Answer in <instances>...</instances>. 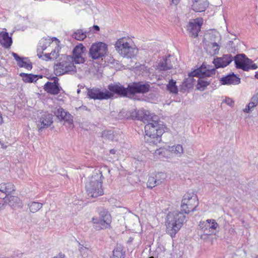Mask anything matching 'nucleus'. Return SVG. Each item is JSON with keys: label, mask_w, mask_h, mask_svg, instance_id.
Returning <instances> with one entry per match:
<instances>
[{"label": "nucleus", "mask_w": 258, "mask_h": 258, "mask_svg": "<svg viewBox=\"0 0 258 258\" xmlns=\"http://www.w3.org/2000/svg\"><path fill=\"white\" fill-rule=\"evenodd\" d=\"M181 211L169 212L166 218V233L173 238L181 228L185 219V214L194 211V208L189 203H181Z\"/></svg>", "instance_id": "1"}, {"label": "nucleus", "mask_w": 258, "mask_h": 258, "mask_svg": "<svg viewBox=\"0 0 258 258\" xmlns=\"http://www.w3.org/2000/svg\"><path fill=\"white\" fill-rule=\"evenodd\" d=\"M234 60L235 67L244 71L256 70L258 66L253 61L246 57L244 54H239L234 57L230 54H224L222 57L214 59L213 63L217 69L224 68Z\"/></svg>", "instance_id": "2"}, {"label": "nucleus", "mask_w": 258, "mask_h": 258, "mask_svg": "<svg viewBox=\"0 0 258 258\" xmlns=\"http://www.w3.org/2000/svg\"><path fill=\"white\" fill-rule=\"evenodd\" d=\"M150 122L145 126V141L150 145H156L161 141V136L164 133L165 125L158 115L151 114Z\"/></svg>", "instance_id": "3"}, {"label": "nucleus", "mask_w": 258, "mask_h": 258, "mask_svg": "<svg viewBox=\"0 0 258 258\" xmlns=\"http://www.w3.org/2000/svg\"><path fill=\"white\" fill-rule=\"evenodd\" d=\"M151 83L148 81L130 83L126 88L117 84V96L120 97H132L138 94H146L151 90Z\"/></svg>", "instance_id": "4"}, {"label": "nucleus", "mask_w": 258, "mask_h": 258, "mask_svg": "<svg viewBox=\"0 0 258 258\" xmlns=\"http://www.w3.org/2000/svg\"><path fill=\"white\" fill-rule=\"evenodd\" d=\"M107 89H101L97 87L92 88L86 87L87 96L90 99L102 100L112 99L114 95H117L116 83L108 85Z\"/></svg>", "instance_id": "5"}, {"label": "nucleus", "mask_w": 258, "mask_h": 258, "mask_svg": "<svg viewBox=\"0 0 258 258\" xmlns=\"http://www.w3.org/2000/svg\"><path fill=\"white\" fill-rule=\"evenodd\" d=\"M103 178L102 173L99 170L89 178L85 185L86 190L89 197L97 198L103 195L102 188Z\"/></svg>", "instance_id": "6"}, {"label": "nucleus", "mask_w": 258, "mask_h": 258, "mask_svg": "<svg viewBox=\"0 0 258 258\" xmlns=\"http://www.w3.org/2000/svg\"><path fill=\"white\" fill-rule=\"evenodd\" d=\"M76 72V67L74 64L71 55L61 54L58 58L57 63L54 66V74L56 76Z\"/></svg>", "instance_id": "7"}, {"label": "nucleus", "mask_w": 258, "mask_h": 258, "mask_svg": "<svg viewBox=\"0 0 258 258\" xmlns=\"http://www.w3.org/2000/svg\"><path fill=\"white\" fill-rule=\"evenodd\" d=\"M108 52V45L103 42L93 43L89 51V57L93 60L102 58Z\"/></svg>", "instance_id": "8"}, {"label": "nucleus", "mask_w": 258, "mask_h": 258, "mask_svg": "<svg viewBox=\"0 0 258 258\" xmlns=\"http://www.w3.org/2000/svg\"><path fill=\"white\" fill-rule=\"evenodd\" d=\"M115 48L121 55L127 58L133 57L137 52L135 48L130 46L128 42H125L123 38H120L116 41Z\"/></svg>", "instance_id": "9"}, {"label": "nucleus", "mask_w": 258, "mask_h": 258, "mask_svg": "<svg viewBox=\"0 0 258 258\" xmlns=\"http://www.w3.org/2000/svg\"><path fill=\"white\" fill-rule=\"evenodd\" d=\"M86 51V47L82 43L75 46L73 50L72 56L74 62L76 64L85 63L86 59L83 54Z\"/></svg>", "instance_id": "10"}, {"label": "nucleus", "mask_w": 258, "mask_h": 258, "mask_svg": "<svg viewBox=\"0 0 258 258\" xmlns=\"http://www.w3.org/2000/svg\"><path fill=\"white\" fill-rule=\"evenodd\" d=\"M215 74L216 69L204 62L200 68L195 69V77L198 78H207L215 76Z\"/></svg>", "instance_id": "11"}, {"label": "nucleus", "mask_w": 258, "mask_h": 258, "mask_svg": "<svg viewBox=\"0 0 258 258\" xmlns=\"http://www.w3.org/2000/svg\"><path fill=\"white\" fill-rule=\"evenodd\" d=\"M218 224L214 219H208L205 221H201L199 227L205 235H211L218 227Z\"/></svg>", "instance_id": "12"}, {"label": "nucleus", "mask_w": 258, "mask_h": 258, "mask_svg": "<svg viewBox=\"0 0 258 258\" xmlns=\"http://www.w3.org/2000/svg\"><path fill=\"white\" fill-rule=\"evenodd\" d=\"M53 115L45 112L38 117L37 124L38 131L40 133L42 131L49 127L53 123Z\"/></svg>", "instance_id": "13"}, {"label": "nucleus", "mask_w": 258, "mask_h": 258, "mask_svg": "<svg viewBox=\"0 0 258 258\" xmlns=\"http://www.w3.org/2000/svg\"><path fill=\"white\" fill-rule=\"evenodd\" d=\"M44 90L48 94L57 95L60 93L62 88L60 86L59 83H56L55 82H47L43 86Z\"/></svg>", "instance_id": "14"}, {"label": "nucleus", "mask_w": 258, "mask_h": 258, "mask_svg": "<svg viewBox=\"0 0 258 258\" xmlns=\"http://www.w3.org/2000/svg\"><path fill=\"white\" fill-rule=\"evenodd\" d=\"M12 54L17 61V64L20 68H24L28 70H32L33 68L32 63L28 57H21L17 53L13 52Z\"/></svg>", "instance_id": "15"}, {"label": "nucleus", "mask_w": 258, "mask_h": 258, "mask_svg": "<svg viewBox=\"0 0 258 258\" xmlns=\"http://www.w3.org/2000/svg\"><path fill=\"white\" fill-rule=\"evenodd\" d=\"M220 82L223 85H238L240 83V78L234 73L230 74L225 77H222Z\"/></svg>", "instance_id": "16"}, {"label": "nucleus", "mask_w": 258, "mask_h": 258, "mask_svg": "<svg viewBox=\"0 0 258 258\" xmlns=\"http://www.w3.org/2000/svg\"><path fill=\"white\" fill-rule=\"evenodd\" d=\"M188 78H185L181 85V91L184 92L186 91L192 90L194 87V69H191L190 72L188 74Z\"/></svg>", "instance_id": "17"}, {"label": "nucleus", "mask_w": 258, "mask_h": 258, "mask_svg": "<svg viewBox=\"0 0 258 258\" xmlns=\"http://www.w3.org/2000/svg\"><path fill=\"white\" fill-rule=\"evenodd\" d=\"M92 223L94 228L96 230H100L110 228L111 222L98 218H93Z\"/></svg>", "instance_id": "18"}, {"label": "nucleus", "mask_w": 258, "mask_h": 258, "mask_svg": "<svg viewBox=\"0 0 258 258\" xmlns=\"http://www.w3.org/2000/svg\"><path fill=\"white\" fill-rule=\"evenodd\" d=\"M3 201H4L5 203H7V204L13 208L20 207L22 204L18 197L12 196L11 195V194L6 196L3 199Z\"/></svg>", "instance_id": "19"}, {"label": "nucleus", "mask_w": 258, "mask_h": 258, "mask_svg": "<svg viewBox=\"0 0 258 258\" xmlns=\"http://www.w3.org/2000/svg\"><path fill=\"white\" fill-rule=\"evenodd\" d=\"M13 43L12 38L9 36V33L6 31H2L0 33V43L5 48H9Z\"/></svg>", "instance_id": "20"}, {"label": "nucleus", "mask_w": 258, "mask_h": 258, "mask_svg": "<svg viewBox=\"0 0 258 258\" xmlns=\"http://www.w3.org/2000/svg\"><path fill=\"white\" fill-rule=\"evenodd\" d=\"M206 43V49L211 55H214L219 53L220 46L216 42H208Z\"/></svg>", "instance_id": "21"}, {"label": "nucleus", "mask_w": 258, "mask_h": 258, "mask_svg": "<svg viewBox=\"0 0 258 258\" xmlns=\"http://www.w3.org/2000/svg\"><path fill=\"white\" fill-rule=\"evenodd\" d=\"M14 185L11 182L2 183L0 184V191L6 194V196L15 191Z\"/></svg>", "instance_id": "22"}, {"label": "nucleus", "mask_w": 258, "mask_h": 258, "mask_svg": "<svg viewBox=\"0 0 258 258\" xmlns=\"http://www.w3.org/2000/svg\"><path fill=\"white\" fill-rule=\"evenodd\" d=\"M208 6L207 0H195V12H204Z\"/></svg>", "instance_id": "23"}, {"label": "nucleus", "mask_w": 258, "mask_h": 258, "mask_svg": "<svg viewBox=\"0 0 258 258\" xmlns=\"http://www.w3.org/2000/svg\"><path fill=\"white\" fill-rule=\"evenodd\" d=\"M211 81L207 78H199L196 85V89L200 91H205L207 87L210 85Z\"/></svg>", "instance_id": "24"}, {"label": "nucleus", "mask_w": 258, "mask_h": 258, "mask_svg": "<svg viewBox=\"0 0 258 258\" xmlns=\"http://www.w3.org/2000/svg\"><path fill=\"white\" fill-rule=\"evenodd\" d=\"M258 104V93L253 96L250 102L243 109V111L246 113L250 112L251 110Z\"/></svg>", "instance_id": "25"}, {"label": "nucleus", "mask_w": 258, "mask_h": 258, "mask_svg": "<svg viewBox=\"0 0 258 258\" xmlns=\"http://www.w3.org/2000/svg\"><path fill=\"white\" fill-rule=\"evenodd\" d=\"M176 81L173 79H171L168 84L166 85V89L170 93L177 94L178 92V89L176 85Z\"/></svg>", "instance_id": "26"}, {"label": "nucleus", "mask_w": 258, "mask_h": 258, "mask_svg": "<svg viewBox=\"0 0 258 258\" xmlns=\"http://www.w3.org/2000/svg\"><path fill=\"white\" fill-rule=\"evenodd\" d=\"M19 76L22 77V80L26 83H32L35 82L34 76L33 74H27L25 73H21Z\"/></svg>", "instance_id": "27"}, {"label": "nucleus", "mask_w": 258, "mask_h": 258, "mask_svg": "<svg viewBox=\"0 0 258 258\" xmlns=\"http://www.w3.org/2000/svg\"><path fill=\"white\" fill-rule=\"evenodd\" d=\"M168 151L174 154L177 157H180L183 153V148L181 145L178 144L176 146H169Z\"/></svg>", "instance_id": "28"}, {"label": "nucleus", "mask_w": 258, "mask_h": 258, "mask_svg": "<svg viewBox=\"0 0 258 258\" xmlns=\"http://www.w3.org/2000/svg\"><path fill=\"white\" fill-rule=\"evenodd\" d=\"M120 113L121 114L125 113V114L124 117L127 119L131 118L138 120V112L137 109H134L126 112L122 111Z\"/></svg>", "instance_id": "29"}, {"label": "nucleus", "mask_w": 258, "mask_h": 258, "mask_svg": "<svg viewBox=\"0 0 258 258\" xmlns=\"http://www.w3.org/2000/svg\"><path fill=\"white\" fill-rule=\"evenodd\" d=\"M157 177V175H156V177L152 176L149 177L147 183V187L148 188L152 189L153 187L162 183V181L160 180H158Z\"/></svg>", "instance_id": "30"}, {"label": "nucleus", "mask_w": 258, "mask_h": 258, "mask_svg": "<svg viewBox=\"0 0 258 258\" xmlns=\"http://www.w3.org/2000/svg\"><path fill=\"white\" fill-rule=\"evenodd\" d=\"M123 247L121 245H117L113 251V256L118 258H124L125 251H123Z\"/></svg>", "instance_id": "31"}, {"label": "nucleus", "mask_w": 258, "mask_h": 258, "mask_svg": "<svg viewBox=\"0 0 258 258\" xmlns=\"http://www.w3.org/2000/svg\"><path fill=\"white\" fill-rule=\"evenodd\" d=\"M203 24V19L202 18L195 19V38L198 36V33L201 31Z\"/></svg>", "instance_id": "32"}, {"label": "nucleus", "mask_w": 258, "mask_h": 258, "mask_svg": "<svg viewBox=\"0 0 258 258\" xmlns=\"http://www.w3.org/2000/svg\"><path fill=\"white\" fill-rule=\"evenodd\" d=\"M72 37L76 40L82 41L86 38V33L83 32L81 29L77 30L72 35Z\"/></svg>", "instance_id": "33"}, {"label": "nucleus", "mask_w": 258, "mask_h": 258, "mask_svg": "<svg viewBox=\"0 0 258 258\" xmlns=\"http://www.w3.org/2000/svg\"><path fill=\"white\" fill-rule=\"evenodd\" d=\"M219 35V33L217 32L211 31L207 34V36L209 37V40H206V38H205L203 41L206 43L208 42H215V41L218 38Z\"/></svg>", "instance_id": "34"}, {"label": "nucleus", "mask_w": 258, "mask_h": 258, "mask_svg": "<svg viewBox=\"0 0 258 258\" xmlns=\"http://www.w3.org/2000/svg\"><path fill=\"white\" fill-rule=\"evenodd\" d=\"M159 68L162 71H166L173 68V66L171 63L168 62V58L166 57L164 61L159 63Z\"/></svg>", "instance_id": "35"}, {"label": "nucleus", "mask_w": 258, "mask_h": 258, "mask_svg": "<svg viewBox=\"0 0 258 258\" xmlns=\"http://www.w3.org/2000/svg\"><path fill=\"white\" fill-rule=\"evenodd\" d=\"M28 206L31 212L35 213L42 208V204L39 202H31L29 203Z\"/></svg>", "instance_id": "36"}, {"label": "nucleus", "mask_w": 258, "mask_h": 258, "mask_svg": "<svg viewBox=\"0 0 258 258\" xmlns=\"http://www.w3.org/2000/svg\"><path fill=\"white\" fill-rule=\"evenodd\" d=\"M101 137L105 140L113 141L114 139V131L112 130H104L102 133Z\"/></svg>", "instance_id": "37"}, {"label": "nucleus", "mask_w": 258, "mask_h": 258, "mask_svg": "<svg viewBox=\"0 0 258 258\" xmlns=\"http://www.w3.org/2000/svg\"><path fill=\"white\" fill-rule=\"evenodd\" d=\"M53 112L60 121H62L63 119H64V116L66 115L67 112V111H65L64 110L60 107L57 109H55Z\"/></svg>", "instance_id": "38"}, {"label": "nucleus", "mask_w": 258, "mask_h": 258, "mask_svg": "<svg viewBox=\"0 0 258 258\" xmlns=\"http://www.w3.org/2000/svg\"><path fill=\"white\" fill-rule=\"evenodd\" d=\"M98 218L105 220L111 222V217L109 212L106 209H103L99 212V217Z\"/></svg>", "instance_id": "39"}, {"label": "nucleus", "mask_w": 258, "mask_h": 258, "mask_svg": "<svg viewBox=\"0 0 258 258\" xmlns=\"http://www.w3.org/2000/svg\"><path fill=\"white\" fill-rule=\"evenodd\" d=\"M51 43L50 38H43L40 40L39 46L41 47L45 50Z\"/></svg>", "instance_id": "40"}, {"label": "nucleus", "mask_w": 258, "mask_h": 258, "mask_svg": "<svg viewBox=\"0 0 258 258\" xmlns=\"http://www.w3.org/2000/svg\"><path fill=\"white\" fill-rule=\"evenodd\" d=\"M62 120H64L66 122H67L70 125V127L73 128V127H74L73 117L68 112H66V115H65L64 116V119H63Z\"/></svg>", "instance_id": "41"}, {"label": "nucleus", "mask_w": 258, "mask_h": 258, "mask_svg": "<svg viewBox=\"0 0 258 258\" xmlns=\"http://www.w3.org/2000/svg\"><path fill=\"white\" fill-rule=\"evenodd\" d=\"M187 30L191 37H194V22L191 20L187 25Z\"/></svg>", "instance_id": "42"}, {"label": "nucleus", "mask_w": 258, "mask_h": 258, "mask_svg": "<svg viewBox=\"0 0 258 258\" xmlns=\"http://www.w3.org/2000/svg\"><path fill=\"white\" fill-rule=\"evenodd\" d=\"M193 192H187L186 194H185L183 197L181 203H185V202H186L187 203H189V200H191L193 197Z\"/></svg>", "instance_id": "43"}, {"label": "nucleus", "mask_w": 258, "mask_h": 258, "mask_svg": "<svg viewBox=\"0 0 258 258\" xmlns=\"http://www.w3.org/2000/svg\"><path fill=\"white\" fill-rule=\"evenodd\" d=\"M58 48L59 45H57V46L55 47V49L51 51L50 54L52 55V57L57 58V57H60V55L58 54Z\"/></svg>", "instance_id": "44"}, {"label": "nucleus", "mask_w": 258, "mask_h": 258, "mask_svg": "<svg viewBox=\"0 0 258 258\" xmlns=\"http://www.w3.org/2000/svg\"><path fill=\"white\" fill-rule=\"evenodd\" d=\"M146 112H146V114H145V117L144 116L143 117V120H142V121H143L145 123H148L150 120V118L151 114L148 110H146Z\"/></svg>", "instance_id": "45"}, {"label": "nucleus", "mask_w": 258, "mask_h": 258, "mask_svg": "<svg viewBox=\"0 0 258 258\" xmlns=\"http://www.w3.org/2000/svg\"><path fill=\"white\" fill-rule=\"evenodd\" d=\"M138 120L142 121L143 120V118L145 114H146V110L142 109L138 110Z\"/></svg>", "instance_id": "46"}, {"label": "nucleus", "mask_w": 258, "mask_h": 258, "mask_svg": "<svg viewBox=\"0 0 258 258\" xmlns=\"http://www.w3.org/2000/svg\"><path fill=\"white\" fill-rule=\"evenodd\" d=\"M79 244L80 245L79 250L81 254L83 256L85 255V253L87 252L88 251V248L84 246L83 245H81L80 242H79Z\"/></svg>", "instance_id": "47"}, {"label": "nucleus", "mask_w": 258, "mask_h": 258, "mask_svg": "<svg viewBox=\"0 0 258 258\" xmlns=\"http://www.w3.org/2000/svg\"><path fill=\"white\" fill-rule=\"evenodd\" d=\"M224 102L230 106H232L234 105L233 101L230 98H226Z\"/></svg>", "instance_id": "48"}, {"label": "nucleus", "mask_w": 258, "mask_h": 258, "mask_svg": "<svg viewBox=\"0 0 258 258\" xmlns=\"http://www.w3.org/2000/svg\"><path fill=\"white\" fill-rule=\"evenodd\" d=\"M244 255V252L240 254H234L232 256L231 258H245Z\"/></svg>", "instance_id": "49"}, {"label": "nucleus", "mask_w": 258, "mask_h": 258, "mask_svg": "<svg viewBox=\"0 0 258 258\" xmlns=\"http://www.w3.org/2000/svg\"><path fill=\"white\" fill-rule=\"evenodd\" d=\"M49 79L51 80H53V82H55L56 83H58V81H59V79L57 77V76H53V77H50Z\"/></svg>", "instance_id": "50"}, {"label": "nucleus", "mask_w": 258, "mask_h": 258, "mask_svg": "<svg viewBox=\"0 0 258 258\" xmlns=\"http://www.w3.org/2000/svg\"><path fill=\"white\" fill-rule=\"evenodd\" d=\"M65 257V254L61 252H59L57 255L52 257V258H64Z\"/></svg>", "instance_id": "51"}, {"label": "nucleus", "mask_w": 258, "mask_h": 258, "mask_svg": "<svg viewBox=\"0 0 258 258\" xmlns=\"http://www.w3.org/2000/svg\"><path fill=\"white\" fill-rule=\"evenodd\" d=\"M93 29L94 30V33L98 32L100 30V27L98 25H95L93 26Z\"/></svg>", "instance_id": "52"}, {"label": "nucleus", "mask_w": 258, "mask_h": 258, "mask_svg": "<svg viewBox=\"0 0 258 258\" xmlns=\"http://www.w3.org/2000/svg\"><path fill=\"white\" fill-rule=\"evenodd\" d=\"M6 204H7V203H5L4 201V203L0 202V211L4 210L5 208Z\"/></svg>", "instance_id": "53"}, {"label": "nucleus", "mask_w": 258, "mask_h": 258, "mask_svg": "<svg viewBox=\"0 0 258 258\" xmlns=\"http://www.w3.org/2000/svg\"><path fill=\"white\" fill-rule=\"evenodd\" d=\"M34 76H35V77H34L35 82H36L38 79H41L43 77V76L42 75H34Z\"/></svg>", "instance_id": "54"}, {"label": "nucleus", "mask_w": 258, "mask_h": 258, "mask_svg": "<svg viewBox=\"0 0 258 258\" xmlns=\"http://www.w3.org/2000/svg\"><path fill=\"white\" fill-rule=\"evenodd\" d=\"M44 56L48 60H51L52 57L51 56L50 53H45Z\"/></svg>", "instance_id": "55"}, {"label": "nucleus", "mask_w": 258, "mask_h": 258, "mask_svg": "<svg viewBox=\"0 0 258 258\" xmlns=\"http://www.w3.org/2000/svg\"><path fill=\"white\" fill-rule=\"evenodd\" d=\"M78 109L80 110L90 111V109H88L87 106L84 105L80 106Z\"/></svg>", "instance_id": "56"}, {"label": "nucleus", "mask_w": 258, "mask_h": 258, "mask_svg": "<svg viewBox=\"0 0 258 258\" xmlns=\"http://www.w3.org/2000/svg\"><path fill=\"white\" fill-rule=\"evenodd\" d=\"M44 51V49H42V48L40 46H39V44L38 43V45L37 46V52L39 53H43Z\"/></svg>", "instance_id": "57"}, {"label": "nucleus", "mask_w": 258, "mask_h": 258, "mask_svg": "<svg viewBox=\"0 0 258 258\" xmlns=\"http://www.w3.org/2000/svg\"><path fill=\"white\" fill-rule=\"evenodd\" d=\"M180 0H171V4H173L174 5H177V4H179V3L180 2Z\"/></svg>", "instance_id": "58"}, {"label": "nucleus", "mask_w": 258, "mask_h": 258, "mask_svg": "<svg viewBox=\"0 0 258 258\" xmlns=\"http://www.w3.org/2000/svg\"><path fill=\"white\" fill-rule=\"evenodd\" d=\"M116 150L114 149H112L109 150V153L111 154H115L116 153Z\"/></svg>", "instance_id": "59"}, {"label": "nucleus", "mask_w": 258, "mask_h": 258, "mask_svg": "<svg viewBox=\"0 0 258 258\" xmlns=\"http://www.w3.org/2000/svg\"><path fill=\"white\" fill-rule=\"evenodd\" d=\"M50 40L51 42L54 40L57 41L58 43L60 42V41L56 37H52Z\"/></svg>", "instance_id": "60"}, {"label": "nucleus", "mask_w": 258, "mask_h": 258, "mask_svg": "<svg viewBox=\"0 0 258 258\" xmlns=\"http://www.w3.org/2000/svg\"><path fill=\"white\" fill-rule=\"evenodd\" d=\"M3 122H4V121H3V119L2 114L1 112H0V125H1Z\"/></svg>", "instance_id": "61"}, {"label": "nucleus", "mask_w": 258, "mask_h": 258, "mask_svg": "<svg viewBox=\"0 0 258 258\" xmlns=\"http://www.w3.org/2000/svg\"><path fill=\"white\" fill-rule=\"evenodd\" d=\"M42 53H43L37 52V56H38V58H41L42 57Z\"/></svg>", "instance_id": "62"}, {"label": "nucleus", "mask_w": 258, "mask_h": 258, "mask_svg": "<svg viewBox=\"0 0 258 258\" xmlns=\"http://www.w3.org/2000/svg\"><path fill=\"white\" fill-rule=\"evenodd\" d=\"M255 77L258 79V71L255 72Z\"/></svg>", "instance_id": "63"}, {"label": "nucleus", "mask_w": 258, "mask_h": 258, "mask_svg": "<svg viewBox=\"0 0 258 258\" xmlns=\"http://www.w3.org/2000/svg\"><path fill=\"white\" fill-rule=\"evenodd\" d=\"M77 92L78 94H79L81 92L80 89H78V90L77 91Z\"/></svg>", "instance_id": "64"}]
</instances>
